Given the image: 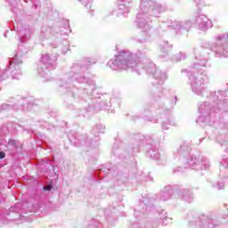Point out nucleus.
<instances>
[{
	"label": "nucleus",
	"mask_w": 228,
	"mask_h": 228,
	"mask_svg": "<svg viewBox=\"0 0 228 228\" xmlns=\"http://www.w3.org/2000/svg\"><path fill=\"white\" fill-rule=\"evenodd\" d=\"M196 18V26H198V28L201 31H208L209 28H213V22L208 16L204 14H200V12L195 13Z\"/></svg>",
	"instance_id": "f3484780"
},
{
	"label": "nucleus",
	"mask_w": 228,
	"mask_h": 228,
	"mask_svg": "<svg viewBox=\"0 0 228 228\" xmlns=\"http://www.w3.org/2000/svg\"><path fill=\"white\" fill-rule=\"evenodd\" d=\"M195 4H197L198 9H197V12H200V8H202V6H204V1L202 0H193Z\"/></svg>",
	"instance_id": "473e14b6"
},
{
	"label": "nucleus",
	"mask_w": 228,
	"mask_h": 228,
	"mask_svg": "<svg viewBox=\"0 0 228 228\" xmlns=\"http://www.w3.org/2000/svg\"><path fill=\"white\" fill-rule=\"evenodd\" d=\"M164 12L165 5L156 2V0H141L138 13L152 15V17L158 18L161 13H164Z\"/></svg>",
	"instance_id": "f8f14e48"
},
{
	"label": "nucleus",
	"mask_w": 228,
	"mask_h": 228,
	"mask_svg": "<svg viewBox=\"0 0 228 228\" xmlns=\"http://www.w3.org/2000/svg\"><path fill=\"white\" fill-rule=\"evenodd\" d=\"M170 126H172V121L167 118L162 123V129L164 131H168V129H170Z\"/></svg>",
	"instance_id": "c85d7f7f"
},
{
	"label": "nucleus",
	"mask_w": 228,
	"mask_h": 228,
	"mask_svg": "<svg viewBox=\"0 0 228 228\" xmlns=\"http://www.w3.org/2000/svg\"><path fill=\"white\" fill-rule=\"evenodd\" d=\"M189 83L192 94L207 99L198 104V111L200 114L196 122L200 126L214 127L216 141L221 147H224V152L228 154V99L225 91H210L203 85L209 84L208 71L201 73H189Z\"/></svg>",
	"instance_id": "f257e3e1"
},
{
	"label": "nucleus",
	"mask_w": 228,
	"mask_h": 228,
	"mask_svg": "<svg viewBox=\"0 0 228 228\" xmlns=\"http://www.w3.org/2000/svg\"><path fill=\"white\" fill-rule=\"evenodd\" d=\"M133 3V0H118V12L117 11H114L112 12L113 15H117L118 17V14L125 15L131 12L130 4Z\"/></svg>",
	"instance_id": "aec40b11"
},
{
	"label": "nucleus",
	"mask_w": 228,
	"mask_h": 228,
	"mask_svg": "<svg viewBox=\"0 0 228 228\" xmlns=\"http://www.w3.org/2000/svg\"><path fill=\"white\" fill-rule=\"evenodd\" d=\"M128 228H156L154 225H152V223L151 221L141 219L139 221H135L130 225H128Z\"/></svg>",
	"instance_id": "412c9836"
},
{
	"label": "nucleus",
	"mask_w": 228,
	"mask_h": 228,
	"mask_svg": "<svg viewBox=\"0 0 228 228\" xmlns=\"http://www.w3.org/2000/svg\"><path fill=\"white\" fill-rule=\"evenodd\" d=\"M38 100H29V98H22L16 96L8 100V103H3L0 105V113L3 111H10V110H15L16 111L20 110L21 111H29L34 104H38Z\"/></svg>",
	"instance_id": "1a4fd4ad"
},
{
	"label": "nucleus",
	"mask_w": 228,
	"mask_h": 228,
	"mask_svg": "<svg viewBox=\"0 0 228 228\" xmlns=\"http://www.w3.org/2000/svg\"><path fill=\"white\" fill-rule=\"evenodd\" d=\"M162 215L163 216H160L159 224H162V225H168V224L172 222V218L168 217V215L165 210L162 211Z\"/></svg>",
	"instance_id": "5701e85b"
},
{
	"label": "nucleus",
	"mask_w": 228,
	"mask_h": 228,
	"mask_svg": "<svg viewBox=\"0 0 228 228\" xmlns=\"http://www.w3.org/2000/svg\"><path fill=\"white\" fill-rule=\"evenodd\" d=\"M212 188H214V190H224L225 183H224V182L215 183L212 184Z\"/></svg>",
	"instance_id": "cd10ccee"
},
{
	"label": "nucleus",
	"mask_w": 228,
	"mask_h": 228,
	"mask_svg": "<svg viewBox=\"0 0 228 228\" xmlns=\"http://www.w3.org/2000/svg\"><path fill=\"white\" fill-rule=\"evenodd\" d=\"M57 56L50 55L47 53H42L39 64L37 66V74L40 77H44L46 81H51L49 77L52 70L56 69Z\"/></svg>",
	"instance_id": "9d476101"
},
{
	"label": "nucleus",
	"mask_w": 228,
	"mask_h": 228,
	"mask_svg": "<svg viewBox=\"0 0 228 228\" xmlns=\"http://www.w3.org/2000/svg\"><path fill=\"white\" fill-rule=\"evenodd\" d=\"M160 28H162V29H164V28H165V23H162V24L160 25Z\"/></svg>",
	"instance_id": "79ce46f5"
},
{
	"label": "nucleus",
	"mask_w": 228,
	"mask_h": 228,
	"mask_svg": "<svg viewBox=\"0 0 228 228\" xmlns=\"http://www.w3.org/2000/svg\"><path fill=\"white\" fill-rule=\"evenodd\" d=\"M179 172H184V168L183 167H178L175 169H173V174H179Z\"/></svg>",
	"instance_id": "c9c22d12"
},
{
	"label": "nucleus",
	"mask_w": 228,
	"mask_h": 228,
	"mask_svg": "<svg viewBox=\"0 0 228 228\" xmlns=\"http://www.w3.org/2000/svg\"><path fill=\"white\" fill-rule=\"evenodd\" d=\"M210 51L216 58H228V34H218L215 36L212 43L204 42L200 48L194 49L196 61L192 64V69L208 67Z\"/></svg>",
	"instance_id": "20e7f679"
},
{
	"label": "nucleus",
	"mask_w": 228,
	"mask_h": 228,
	"mask_svg": "<svg viewBox=\"0 0 228 228\" xmlns=\"http://www.w3.org/2000/svg\"><path fill=\"white\" fill-rule=\"evenodd\" d=\"M6 158V153L4 151H0V159H4Z\"/></svg>",
	"instance_id": "e433bc0d"
},
{
	"label": "nucleus",
	"mask_w": 228,
	"mask_h": 228,
	"mask_svg": "<svg viewBox=\"0 0 228 228\" xmlns=\"http://www.w3.org/2000/svg\"><path fill=\"white\" fill-rule=\"evenodd\" d=\"M86 8H92V0H78Z\"/></svg>",
	"instance_id": "7c9ffc66"
},
{
	"label": "nucleus",
	"mask_w": 228,
	"mask_h": 228,
	"mask_svg": "<svg viewBox=\"0 0 228 228\" xmlns=\"http://www.w3.org/2000/svg\"><path fill=\"white\" fill-rule=\"evenodd\" d=\"M145 58V53L142 51H137L135 54L129 51L123 50L119 52L114 59H110L107 67L112 69V70H127V69H132L136 74H152L155 81L153 85L157 86V88L160 89L159 93L156 94L155 101L161 99L165 95V89L161 88L163 83L167 81V75L159 69H156V64Z\"/></svg>",
	"instance_id": "f03ea898"
},
{
	"label": "nucleus",
	"mask_w": 228,
	"mask_h": 228,
	"mask_svg": "<svg viewBox=\"0 0 228 228\" xmlns=\"http://www.w3.org/2000/svg\"><path fill=\"white\" fill-rule=\"evenodd\" d=\"M148 156H150L151 159H158L159 158V150L158 148H151L148 151Z\"/></svg>",
	"instance_id": "b1692460"
},
{
	"label": "nucleus",
	"mask_w": 228,
	"mask_h": 228,
	"mask_svg": "<svg viewBox=\"0 0 228 228\" xmlns=\"http://www.w3.org/2000/svg\"><path fill=\"white\" fill-rule=\"evenodd\" d=\"M177 193V194H175ZM176 195L185 202L189 204L195 199V195H193V191L187 188H181V186H172L167 185L160 192V200L164 202L167 200H170V199H175Z\"/></svg>",
	"instance_id": "6e6552de"
},
{
	"label": "nucleus",
	"mask_w": 228,
	"mask_h": 228,
	"mask_svg": "<svg viewBox=\"0 0 228 228\" xmlns=\"http://www.w3.org/2000/svg\"><path fill=\"white\" fill-rule=\"evenodd\" d=\"M97 145H99V143L98 142H94V146L97 147Z\"/></svg>",
	"instance_id": "a18cd8bd"
},
{
	"label": "nucleus",
	"mask_w": 228,
	"mask_h": 228,
	"mask_svg": "<svg viewBox=\"0 0 228 228\" xmlns=\"http://www.w3.org/2000/svg\"><path fill=\"white\" fill-rule=\"evenodd\" d=\"M69 140L75 147H94L92 141L88 140V135L76 134H69Z\"/></svg>",
	"instance_id": "dca6fc26"
},
{
	"label": "nucleus",
	"mask_w": 228,
	"mask_h": 228,
	"mask_svg": "<svg viewBox=\"0 0 228 228\" xmlns=\"http://www.w3.org/2000/svg\"><path fill=\"white\" fill-rule=\"evenodd\" d=\"M69 33H70V25H69V21H64L62 27H43L41 28L40 37L44 40L45 38H51V37H53V40H55V42L56 40L62 41L61 51L63 54H66L70 45L67 41V38H69Z\"/></svg>",
	"instance_id": "0eeeda50"
},
{
	"label": "nucleus",
	"mask_w": 228,
	"mask_h": 228,
	"mask_svg": "<svg viewBox=\"0 0 228 228\" xmlns=\"http://www.w3.org/2000/svg\"><path fill=\"white\" fill-rule=\"evenodd\" d=\"M152 208H154L152 200L149 197H142L135 206L134 215L135 218H142V216H145L146 214H149V211H151Z\"/></svg>",
	"instance_id": "ddd939ff"
},
{
	"label": "nucleus",
	"mask_w": 228,
	"mask_h": 228,
	"mask_svg": "<svg viewBox=\"0 0 228 228\" xmlns=\"http://www.w3.org/2000/svg\"><path fill=\"white\" fill-rule=\"evenodd\" d=\"M104 131H106V126H104L103 125H96L94 128H93V133L94 134H99L101 133H104Z\"/></svg>",
	"instance_id": "393cba45"
},
{
	"label": "nucleus",
	"mask_w": 228,
	"mask_h": 228,
	"mask_svg": "<svg viewBox=\"0 0 228 228\" xmlns=\"http://www.w3.org/2000/svg\"><path fill=\"white\" fill-rule=\"evenodd\" d=\"M188 222L190 228H216L217 225L215 216L211 213L200 214L199 216L191 214L188 216Z\"/></svg>",
	"instance_id": "9b49d317"
},
{
	"label": "nucleus",
	"mask_w": 228,
	"mask_h": 228,
	"mask_svg": "<svg viewBox=\"0 0 228 228\" xmlns=\"http://www.w3.org/2000/svg\"><path fill=\"white\" fill-rule=\"evenodd\" d=\"M144 120H148L149 122H154L155 124L158 123L157 119H153L151 116H143Z\"/></svg>",
	"instance_id": "f704fd0d"
},
{
	"label": "nucleus",
	"mask_w": 228,
	"mask_h": 228,
	"mask_svg": "<svg viewBox=\"0 0 228 228\" xmlns=\"http://www.w3.org/2000/svg\"><path fill=\"white\" fill-rule=\"evenodd\" d=\"M222 168H228V157L224 158L220 162V170H222Z\"/></svg>",
	"instance_id": "c756f323"
},
{
	"label": "nucleus",
	"mask_w": 228,
	"mask_h": 228,
	"mask_svg": "<svg viewBox=\"0 0 228 228\" xmlns=\"http://www.w3.org/2000/svg\"><path fill=\"white\" fill-rule=\"evenodd\" d=\"M101 223H98L96 220H93L90 222L88 228H100Z\"/></svg>",
	"instance_id": "2f4dec72"
},
{
	"label": "nucleus",
	"mask_w": 228,
	"mask_h": 228,
	"mask_svg": "<svg viewBox=\"0 0 228 228\" xmlns=\"http://www.w3.org/2000/svg\"><path fill=\"white\" fill-rule=\"evenodd\" d=\"M51 46L53 47L54 49H56V47H58V45H56L55 42H52Z\"/></svg>",
	"instance_id": "4c0bfd02"
},
{
	"label": "nucleus",
	"mask_w": 228,
	"mask_h": 228,
	"mask_svg": "<svg viewBox=\"0 0 228 228\" xmlns=\"http://www.w3.org/2000/svg\"><path fill=\"white\" fill-rule=\"evenodd\" d=\"M43 190H44L45 191H51V188L46 187V186H44V187H43Z\"/></svg>",
	"instance_id": "58836bf2"
},
{
	"label": "nucleus",
	"mask_w": 228,
	"mask_h": 228,
	"mask_svg": "<svg viewBox=\"0 0 228 228\" xmlns=\"http://www.w3.org/2000/svg\"><path fill=\"white\" fill-rule=\"evenodd\" d=\"M108 212H109V210L105 211L106 218H108Z\"/></svg>",
	"instance_id": "37998d69"
},
{
	"label": "nucleus",
	"mask_w": 228,
	"mask_h": 228,
	"mask_svg": "<svg viewBox=\"0 0 228 228\" xmlns=\"http://www.w3.org/2000/svg\"><path fill=\"white\" fill-rule=\"evenodd\" d=\"M182 60H186V53H179L173 57V61H182Z\"/></svg>",
	"instance_id": "a878e982"
},
{
	"label": "nucleus",
	"mask_w": 228,
	"mask_h": 228,
	"mask_svg": "<svg viewBox=\"0 0 228 228\" xmlns=\"http://www.w3.org/2000/svg\"><path fill=\"white\" fill-rule=\"evenodd\" d=\"M95 63H97V60L86 57L82 61L73 64L71 70L64 75L62 79L58 83L60 92H69V88L74 81L80 85L86 83L85 89L79 91V94L83 92V94L88 95L89 99H92V95H94L96 88L95 82L86 77L85 72L88 70L90 65H95Z\"/></svg>",
	"instance_id": "7ed1b4c3"
},
{
	"label": "nucleus",
	"mask_w": 228,
	"mask_h": 228,
	"mask_svg": "<svg viewBox=\"0 0 228 228\" xmlns=\"http://www.w3.org/2000/svg\"><path fill=\"white\" fill-rule=\"evenodd\" d=\"M115 149H117V146L114 144L113 148H112V152H115Z\"/></svg>",
	"instance_id": "ea45409f"
},
{
	"label": "nucleus",
	"mask_w": 228,
	"mask_h": 228,
	"mask_svg": "<svg viewBox=\"0 0 228 228\" xmlns=\"http://www.w3.org/2000/svg\"><path fill=\"white\" fill-rule=\"evenodd\" d=\"M134 138V142L131 143L130 147L127 150L131 156H134V154L140 152V147H142V145L145 143V136H143L142 134H135Z\"/></svg>",
	"instance_id": "6ab92c4d"
},
{
	"label": "nucleus",
	"mask_w": 228,
	"mask_h": 228,
	"mask_svg": "<svg viewBox=\"0 0 228 228\" xmlns=\"http://www.w3.org/2000/svg\"><path fill=\"white\" fill-rule=\"evenodd\" d=\"M191 21L190 20H175L172 23V28L176 30L177 35H186L191 29Z\"/></svg>",
	"instance_id": "a211bd4d"
},
{
	"label": "nucleus",
	"mask_w": 228,
	"mask_h": 228,
	"mask_svg": "<svg viewBox=\"0 0 228 228\" xmlns=\"http://www.w3.org/2000/svg\"><path fill=\"white\" fill-rule=\"evenodd\" d=\"M219 175H220V177L225 178V175H224L222 174H220Z\"/></svg>",
	"instance_id": "c03bdc74"
},
{
	"label": "nucleus",
	"mask_w": 228,
	"mask_h": 228,
	"mask_svg": "<svg viewBox=\"0 0 228 228\" xmlns=\"http://www.w3.org/2000/svg\"><path fill=\"white\" fill-rule=\"evenodd\" d=\"M174 106H175V102H173L170 106H168V102H166L164 103V113H170V111H172L174 109Z\"/></svg>",
	"instance_id": "bb28decb"
},
{
	"label": "nucleus",
	"mask_w": 228,
	"mask_h": 228,
	"mask_svg": "<svg viewBox=\"0 0 228 228\" xmlns=\"http://www.w3.org/2000/svg\"><path fill=\"white\" fill-rule=\"evenodd\" d=\"M17 24L18 37L20 45H18V51L14 58L9 61V66L5 69L10 71L12 79H20L22 71L20 70V65L22 63V56H26L27 53H29V47L28 46V40L31 38L33 35V29L28 25H22L19 27Z\"/></svg>",
	"instance_id": "39448f33"
},
{
	"label": "nucleus",
	"mask_w": 228,
	"mask_h": 228,
	"mask_svg": "<svg viewBox=\"0 0 228 228\" xmlns=\"http://www.w3.org/2000/svg\"><path fill=\"white\" fill-rule=\"evenodd\" d=\"M191 146L188 142H183L180 147L174 151L175 159H178L184 167V168H191L196 172L202 170H209L211 168V162L209 159L195 153L191 155Z\"/></svg>",
	"instance_id": "423d86ee"
},
{
	"label": "nucleus",
	"mask_w": 228,
	"mask_h": 228,
	"mask_svg": "<svg viewBox=\"0 0 228 228\" xmlns=\"http://www.w3.org/2000/svg\"><path fill=\"white\" fill-rule=\"evenodd\" d=\"M73 97H76V93H73Z\"/></svg>",
	"instance_id": "49530a36"
},
{
	"label": "nucleus",
	"mask_w": 228,
	"mask_h": 228,
	"mask_svg": "<svg viewBox=\"0 0 228 228\" xmlns=\"http://www.w3.org/2000/svg\"><path fill=\"white\" fill-rule=\"evenodd\" d=\"M80 104H83L84 110L91 111L92 108H95L96 110H110V104H111V102L104 100V96L102 95V97L98 96L93 99L92 105H90V102L84 100H81Z\"/></svg>",
	"instance_id": "4468645a"
},
{
	"label": "nucleus",
	"mask_w": 228,
	"mask_h": 228,
	"mask_svg": "<svg viewBox=\"0 0 228 228\" xmlns=\"http://www.w3.org/2000/svg\"><path fill=\"white\" fill-rule=\"evenodd\" d=\"M8 145L10 147H13V149H17L19 147V144H17V141L16 140H13V139H10L8 141Z\"/></svg>",
	"instance_id": "72a5a7b5"
},
{
	"label": "nucleus",
	"mask_w": 228,
	"mask_h": 228,
	"mask_svg": "<svg viewBox=\"0 0 228 228\" xmlns=\"http://www.w3.org/2000/svg\"><path fill=\"white\" fill-rule=\"evenodd\" d=\"M159 49L163 53L164 56H168L170 51H172V44L168 43V41H160L159 42Z\"/></svg>",
	"instance_id": "4be33fe9"
},
{
	"label": "nucleus",
	"mask_w": 228,
	"mask_h": 228,
	"mask_svg": "<svg viewBox=\"0 0 228 228\" xmlns=\"http://www.w3.org/2000/svg\"><path fill=\"white\" fill-rule=\"evenodd\" d=\"M151 17L154 16L143 13H137L135 25L143 33H149V31H151L152 28V19Z\"/></svg>",
	"instance_id": "2eb2a0df"
},
{
	"label": "nucleus",
	"mask_w": 228,
	"mask_h": 228,
	"mask_svg": "<svg viewBox=\"0 0 228 228\" xmlns=\"http://www.w3.org/2000/svg\"><path fill=\"white\" fill-rule=\"evenodd\" d=\"M8 221L6 219L2 220V224H6Z\"/></svg>",
	"instance_id": "a19ab883"
}]
</instances>
